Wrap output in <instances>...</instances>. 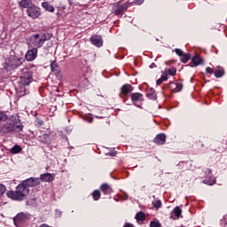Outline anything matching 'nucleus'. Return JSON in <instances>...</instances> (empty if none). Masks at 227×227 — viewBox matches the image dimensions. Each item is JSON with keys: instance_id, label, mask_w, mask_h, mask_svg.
<instances>
[{"instance_id": "f257e3e1", "label": "nucleus", "mask_w": 227, "mask_h": 227, "mask_svg": "<svg viewBox=\"0 0 227 227\" xmlns=\"http://www.w3.org/2000/svg\"><path fill=\"white\" fill-rule=\"evenodd\" d=\"M6 194L13 201H24L26 197L29 195V189L23 183H20L15 191H9Z\"/></svg>"}, {"instance_id": "f03ea898", "label": "nucleus", "mask_w": 227, "mask_h": 227, "mask_svg": "<svg viewBox=\"0 0 227 227\" xmlns=\"http://www.w3.org/2000/svg\"><path fill=\"white\" fill-rule=\"evenodd\" d=\"M51 38H52V34H43V35L36 34L30 38V43L31 45H33V47H36V49H40V47H42V45H43V43H45L47 40H51Z\"/></svg>"}, {"instance_id": "7ed1b4c3", "label": "nucleus", "mask_w": 227, "mask_h": 227, "mask_svg": "<svg viewBox=\"0 0 227 227\" xmlns=\"http://www.w3.org/2000/svg\"><path fill=\"white\" fill-rule=\"evenodd\" d=\"M16 129L22 130V126H16L12 122L0 123V132L3 134H10V132H13V130H16Z\"/></svg>"}, {"instance_id": "20e7f679", "label": "nucleus", "mask_w": 227, "mask_h": 227, "mask_svg": "<svg viewBox=\"0 0 227 227\" xmlns=\"http://www.w3.org/2000/svg\"><path fill=\"white\" fill-rule=\"evenodd\" d=\"M27 15H28L30 19L35 20L42 15V12L40 8L34 4L29 9H27Z\"/></svg>"}, {"instance_id": "39448f33", "label": "nucleus", "mask_w": 227, "mask_h": 227, "mask_svg": "<svg viewBox=\"0 0 227 227\" xmlns=\"http://www.w3.org/2000/svg\"><path fill=\"white\" fill-rule=\"evenodd\" d=\"M33 79V74L27 70H26L23 74L20 76V82L23 86H29L31 84V81Z\"/></svg>"}, {"instance_id": "423d86ee", "label": "nucleus", "mask_w": 227, "mask_h": 227, "mask_svg": "<svg viewBox=\"0 0 227 227\" xmlns=\"http://www.w3.org/2000/svg\"><path fill=\"white\" fill-rule=\"evenodd\" d=\"M143 94L141 93H132L131 94V102L136 106L137 107L141 108V104L144 102Z\"/></svg>"}, {"instance_id": "0eeeda50", "label": "nucleus", "mask_w": 227, "mask_h": 227, "mask_svg": "<svg viewBox=\"0 0 227 227\" xmlns=\"http://www.w3.org/2000/svg\"><path fill=\"white\" fill-rule=\"evenodd\" d=\"M25 186L28 189L29 187H36V185H40V178L38 177H29L24 181H22Z\"/></svg>"}, {"instance_id": "6e6552de", "label": "nucleus", "mask_w": 227, "mask_h": 227, "mask_svg": "<svg viewBox=\"0 0 227 227\" xmlns=\"http://www.w3.org/2000/svg\"><path fill=\"white\" fill-rule=\"evenodd\" d=\"M126 10H127V5L125 4H116L113 7V12L114 15H123Z\"/></svg>"}, {"instance_id": "1a4fd4ad", "label": "nucleus", "mask_w": 227, "mask_h": 227, "mask_svg": "<svg viewBox=\"0 0 227 227\" xmlns=\"http://www.w3.org/2000/svg\"><path fill=\"white\" fill-rule=\"evenodd\" d=\"M38 55V49L34 48L32 50H29L25 58L27 59V61H35V59H36V56Z\"/></svg>"}, {"instance_id": "9d476101", "label": "nucleus", "mask_w": 227, "mask_h": 227, "mask_svg": "<svg viewBox=\"0 0 227 227\" xmlns=\"http://www.w3.org/2000/svg\"><path fill=\"white\" fill-rule=\"evenodd\" d=\"M90 42L96 47H102V43H104V42L102 41V36H100V35L91 36L90 37Z\"/></svg>"}, {"instance_id": "9b49d317", "label": "nucleus", "mask_w": 227, "mask_h": 227, "mask_svg": "<svg viewBox=\"0 0 227 227\" xmlns=\"http://www.w3.org/2000/svg\"><path fill=\"white\" fill-rule=\"evenodd\" d=\"M153 142L156 145H165L166 144V135L165 134H159L156 136V137L153 139Z\"/></svg>"}, {"instance_id": "f8f14e48", "label": "nucleus", "mask_w": 227, "mask_h": 227, "mask_svg": "<svg viewBox=\"0 0 227 227\" xmlns=\"http://www.w3.org/2000/svg\"><path fill=\"white\" fill-rule=\"evenodd\" d=\"M182 215V209L178 207H175L171 214V218L174 220L180 219Z\"/></svg>"}, {"instance_id": "ddd939ff", "label": "nucleus", "mask_w": 227, "mask_h": 227, "mask_svg": "<svg viewBox=\"0 0 227 227\" xmlns=\"http://www.w3.org/2000/svg\"><path fill=\"white\" fill-rule=\"evenodd\" d=\"M35 4H33V1L31 0H21L20 2V6L21 8H27V10H29Z\"/></svg>"}, {"instance_id": "4468645a", "label": "nucleus", "mask_w": 227, "mask_h": 227, "mask_svg": "<svg viewBox=\"0 0 227 227\" xmlns=\"http://www.w3.org/2000/svg\"><path fill=\"white\" fill-rule=\"evenodd\" d=\"M39 179L40 181L42 180V182H52L54 180V177L52 176L51 174L45 173V174H42Z\"/></svg>"}, {"instance_id": "2eb2a0df", "label": "nucleus", "mask_w": 227, "mask_h": 227, "mask_svg": "<svg viewBox=\"0 0 227 227\" xmlns=\"http://www.w3.org/2000/svg\"><path fill=\"white\" fill-rule=\"evenodd\" d=\"M192 63L193 64L194 67L203 65V59H201V57L199 55H195L192 59Z\"/></svg>"}, {"instance_id": "dca6fc26", "label": "nucleus", "mask_w": 227, "mask_h": 227, "mask_svg": "<svg viewBox=\"0 0 227 227\" xmlns=\"http://www.w3.org/2000/svg\"><path fill=\"white\" fill-rule=\"evenodd\" d=\"M215 77L219 79L220 77H223L224 75V68L222 67H216L214 71Z\"/></svg>"}, {"instance_id": "f3484780", "label": "nucleus", "mask_w": 227, "mask_h": 227, "mask_svg": "<svg viewBox=\"0 0 227 227\" xmlns=\"http://www.w3.org/2000/svg\"><path fill=\"white\" fill-rule=\"evenodd\" d=\"M133 88L129 84H124L121 88V95H129V93L132 92Z\"/></svg>"}, {"instance_id": "a211bd4d", "label": "nucleus", "mask_w": 227, "mask_h": 227, "mask_svg": "<svg viewBox=\"0 0 227 227\" xmlns=\"http://www.w3.org/2000/svg\"><path fill=\"white\" fill-rule=\"evenodd\" d=\"M182 88H183L182 83H175V82L170 83V89L172 90V91H174V93H178V91H182Z\"/></svg>"}, {"instance_id": "6ab92c4d", "label": "nucleus", "mask_w": 227, "mask_h": 227, "mask_svg": "<svg viewBox=\"0 0 227 227\" xmlns=\"http://www.w3.org/2000/svg\"><path fill=\"white\" fill-rule=\"evenodd\" d=\"M42 6L45 9L46 12H50V13H54L55 8L49 2H43Z\"/></svg>"}, {"instance_id": "aec40b11", "label": "nucleus", "mask_w": 227, "mask_h": 227, "mask_svg": "<svg viewBox=\"0 0 227 227\" xmlns=\"http://www.w3.org/2000/svg\"><path fill=\"white\" fill-rule=\"evenodd\" d=\"M100 189L105 194H111V192H113V188H111V186L107 184H103Z\"/></svg>"}, {"instance_id": "412c9836", "label": "nucleus", "mask_w": 227, "mask_h": 227, "mask_svg": "<svg viewBox=\"0 0 227 227\" xmlns=\"http://www.w3.org/2000/svg\"><path fill=\"white\" fill-rule=\"evenodd\" d=\"M25 219H27V215L20 213L14 217V223H21V221H25Z\"/></svg>"}, {"instance_id": "4be33fe9", "label": "nucleus", "mask_w": 227, "mask_h": 227, "mask_svg": "<svg viewBox=\"0 0 227 227\" xmlns=\"http://www.w3.org/2000/svg\"><path fill=\"white\" fill-rule=\"evenodd\" d=\"M51 72H55V74H59V66L57 64L56 61L51 62Z\"/></svg>"}, {"instance_id": "5701e85b", "label": "nucleus", "mask_w": 227, "mask_h": 227, "mask_svg": "<svg viewBox=\"0 0 227 227\" xmlns=\"http://www.w3.org/2000/svg\"><path fill=\"white\" fill-rule=\"evenodd\" d=\"M146 97H148V98H151V100H155V98H157V94H155L154 90L151 89L147 91Z\"/></svg>"}, {"instance_id": "b1692460", "label": "nucleus", "mask_w": 227, "mask_h": 227, "mask_svg": "<svg viewBox=\"0 0 227 227\" xmlns=\"http://www.w3.org/2000/svg\"><path fill=\"white\" fill-rule=\"evenodd\" d=\"M191 59V55L189 53H183L181 56L182 63H187Z\"/></svg>"}, {"instance_id": "393cba45", "label": "nucleus", "mask_w": 227, "mask_h": 227, "mask_svg": "<svg viewBox=\"0 0 227 227\" xmlns=\"http://www.w3.org/2000/svg\"><path fill=\"white\" fill-rule=\"evenodd\" d=\"M22 152V147L16 145L11 149V153H20Z\"/></svg>"}, {"instance_id": "a878e982", "label": "nucleus", "mask_w": 227, "mask_h": 227, "mask_svg": "<svg viewBox=\"0 0 227 227\" xmlns=\"http://www.w3.org/2000/svg\"><path fill=\"white\" fill-rule=\"evenodd\" d=\"M164 72L166 73L167 75H171L172 77L176 75V69L175 68L166 69Z\"/></svg>"}, {"instance_id": "bb28decb", "label": "nucleus", "mask_w": 227, "mask_h": 227, "mask_svg": "<svg viewBox=\"0 0 227 227\" xmlns=\"http://www.w3.org/2000/svg\"><path fill=\"white\" fill-rule=\"evenodd\" d=\"M136 219H137V221H145V213H143V212H138V213L136 215Z\"/></svg>"}, {"instance_id": "cd10ccee", "label": "nucleus", "mask_w": 227, "mask_h": 227, "mask_svg": "<svg viewBox=\"0 0 227 227\" xmlns=\"http://www.w3.org/2000/svg\"><path fill=\"white\" fill-rule=\"evenodd\" d=\"M93 200L97 201L98 200H100V192L98 190H95L92 193Z\"/></svg>"}, {"instance_id": "c85d7f7f", "label": "nucleus", "mask_w": 227, "mask_h": 227, "mask_svg": "<svg viewBox=\"0 0 227 227\" xmlns=\"http://www.w3.org/2000/svg\"><path fill=\"white\" fill-rule=\"evenodd\" d=\"M41 141L43 143L49 144L51 143V137H49V135H43V137H41Z\"/></svg>"}, {"instance_id": "c756f323", "label": "nucleus", "mask_w": 227, "mask_h": 227, "mask_svg": "<svg viewBox=\"0 0 227 227\" xmlns=\"http://www.w3.org/2000/svg\"><path fill=\"white\" fill-rule=\"evenodd\" d=\"M203 184H207V185H214L215 184V178H210V179H206L203 181Z\"/></svg>"}, {"instance_id": "7c9ffc66", "label": "nucleus", "mask_w": 227, "mask_h": 227, "mask_svg": "<svg viewBox=\"0 0 227 227\" xmlns=\"http://www.w3.org/2000/svg\"><path fill=\"white\" fill-rule=\"evenodd\" d=\"M8 115L4 112H0V121H6Z\"/></svg>"}, {"instance_id": "2f4dec72", "label": "nucleus", "mask_w": 227, "mask_h": 227, "mask_svg": "<svg viewBox=\"0 0 227 227\" xmlns=\"http://www.w3.org/2000/svg\"><path fill=\"white\" fill-rule=\"evenodd\" d=\"M153 206L154 208H160V207H162V202H160V200H156L153 202Z\"/></svg>"}, {"instance_id": "473e14b6", "label": "nucleus", "mask_w": 227, "mask_h": 227, "mask_svg": "<svg viewBox=\"0 0 227 227\" xmlns=\"http://www.w3.org/2000/svg\"><path fill=\"white\" fill-rule=\"evenodd\" d=\"M6 192V186L3 184H0V196H3Z\"/></svg>"}, {"instance_id": "72a5a7b5", "label": "nucleus", "mask_w": 227, "mask_h": 227, "mask_svg": "<svg viewBox=\"0 0 227 227\" xmlns=\"http://www.w3.org/2000/svg\"><path fill=\"white\" fill-rule=\"evenodd\" d=\"M160 79L161 81H168V74L165 73V71L162 73Z\"/></svg>"}, {"instance_id": "f704fd0d", "label": "nucleus", "mask_w": 227, "mask_h": 227, "mask_svg": "<svg viewBox=\"0 0 227 227\" xmlns=\"http://www.w3.org/2000/svg\"><path fill=\"white\" fill-rule=\"evenodd\" d=\"M150 226L151 227H160V223H159L157 222H151Z\"/></svg>"}, {"instance_id": "c9c22d12", "label": "nucleus", "mask_w": 227, "mask_h": 227, "mask_svg": "<svg viewBox=\"0 0 227 227\" xmlns=\"http://www.w3.org/2000/svg\"><path fill=\"white\" fill-rule=\"evenodd\" d=\"M175 52H176V54H177V56H181V57L184 54V51L180 49H176Z\"/></svg>"}, {"instance_id": "e433bc0d", "label": "nucleus", "mask_w": 227, "mask_h": 227, "mask_svg": "<svg viewBox=\"0 0 227 227\" xmlns=\"http://www.w3.org/2000/svg\"><path fill=\"white\" fill-rule=\"evenodd\" d=\"M17 62H18V64H16V65L14 66V68H17V67H19L20 65H22V60H21L20 59H17Z\"/></svg>"}, {"instance_id": "4c0bfd02", "label": "nucleus", "mask_w": 227, "mask_h": 227, "mask_svg": "<svg viewBox=\"0 0 227 227\" xmlns=\"http://www.w3.org/2000/svg\"><path fill=\"white\" fill-rule=\"evenodd\" d=\"M206 72L207 74H214V71L211 69V67H207Z\"/></svg>"}, {"instance_id": "58836bf2", "label": "nucleus", "mask_w": 227, "mask_h": 227, "mask_svg": "<svg viewBox=\"0 0 227 227\" xmlns=\"http://www.w3.org/2000/svg\"><path fill=\"white\" fill-rule=\"evenodd\" d=\"M135 3L138 5H141L143 3H145V0H136Z\"/></svg>"}, {"instance_id": "ea45409f", "label": "nucleus", "mask_w": 227, "mask_h": 227, "mask_svg": "<svg viewBox=\"0 0 227 227\" xmlns=\"http://www.w3.org/2000/svg\"><path fill=\"white\" fill-rule=\"evenodd\" d=\"M161 82H164V81L161 78H160L157 80L156 84L159 86L160 85Z\"/></svg>"}, {"instance_id": "a19ab883", "label": "nucleus", "mask_w": 227, "mask_h": 227, "mask_svg": "<svg viewBox=\"0 0 227 227\" xmlns=\"http://www.w3.org/2000/svg\"><path fill=\"white\" fill-rule=\"evenodd\" d=\"M61 215V211L59 209H56V216L59 217Z\"/></svg>"}, {"instance_id": "79ce46f5", "label": "nucleus", "mask_w": 227, "mask_h": 227, "mask_svg": "<svg viewBox=\"0 0 227 227\" xmlns=\"http://www.w3.org/2000/svg\"><path fill=\"white\" fill-rule=\"evenodd\" d=\"M149 68H157V65H155V63H153L149 66Z\"/></svg>"}, {"instance_id": "37998d69", "label": "nucleus", "mask_w": 227, "mask_h": 227, "mask_svg": "<svg viewBox=\"0 0 227 227\" xmlns=\"http://www.w3.org/2000/svg\"><path fill=\"white\" fill-rule=\"evenodd\" d=\"M207 173H208L209 178H212V176H211V175H212V170H210V168H207Z\"/></svg>"}, {"instance_id": "c03bdc74", "label": "nucleus", "mask_w": 227, "mask_h": 227, "mask_svg": "<svg viewBox=\"0 0 227 227\" xmlns=\"http://www.w3.org/2000/svg\"><path fill=\"white\" fill-rule=\"evenodd\" d=\"M123 227H134L131 223H125Z\"/></svg>"}, {"instance_id": "a18cd8bd", "label": "nucleus", "mask_w": 227, "mask_h": 227, "mask_svg": "<svg viewBox=\"0 0 227 227\" xmlns=\"http://www.w3.org/2000/svg\"><path fill=\"white\" fill-rule=\"evenodd\" d=\"M223 219L225 221V224H227V215L223 216Z\"/></svg>"}, {"instance_id": "49530a36", "label": "nucleus", "mask_w": 227, "mask_h": 227, "mask_svg": "<svg viewBox=\"0 0 227 227\" xmlns=\"http://www.w3.org/2000/svg\"><path fill=\"white\" fill-rule=\"evenodd\" d=\"M67 1L69 3L70 6H72V0H67Z\"/></svg>"}, {"instance_id": "de8ad7c7", "label": "nucleus", "mask_w": 227, "mask_h": 227, "mask_svg": "<svg viewBox=\"0 0 227 227\" xmlns=\"http://www.w3.org/2000/svg\"><path fill=\"white\" fill-rule=\"evenodd\" d=\"M91 121H93V119H90V120L89 121V123H91Z\"/></svg>"}, {"instance_id": "09e8293b", "label": "nucleus", "mask_w": 227, "mask_h": 227, "mask_svg": "<svg viewBox=\"0 0 227 227\" xmlns=\"http://www.w3.org/2000/svg\"><path fill=\"white\" fill-rule=\"evenodd\" d=\"M90 1H95V0H90Z\"/></svg>"}]
</instances>
